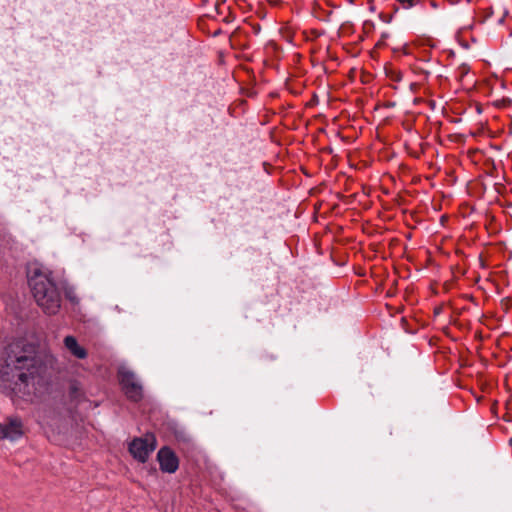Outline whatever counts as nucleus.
Masks as SVG:
<instances>
[{"label":"nucleus","instance_id":"nucleus-1","mask_svg":"<svg viewBox=\"0 0 512 512\" xmlns=\"http://www.w3.org/2000/svg\"><path fill=\"white\" fill-rule=\"evenodd\" d=\"M28 283L38 306L47 315H55L61 308V293L52 277V272L38 264L27 268Z\"/></svg>","mask_w":512,"mask_h":512},{"label":"nucleus","instance_id":"nucleus-2","mask_svg":"<svg viewBox=\"0 0 512 512\" xmlns=\"http://www.w3.org/2000/svg\"><path fill=\"white\" fill-rule=\"evenodd\" d=\"M5 364L12 372L18 371L17 377L24 384H29L41 369L34 349L18 343L9 346Z\"/></svg>","mask_w":512,"mask_h":512},{"label":"nucleus","instance_id":"nucleus-3","mask_svg":"<svg viewBox=\"0 0 512 512\" xmlns=\"http://www.w3.org/2000/svg\"><path fill=\"white\" fill-rule=\"evenodd\" d=\"M119 382L126 397L134 402H139L143 398V387L138 381L136 375L131 370L121 367L118 370Z\"/></svg>","mask_w":512,"mask_h":512},{"label":"nucleus","instance_id":"nucleus-4","mask_svg":"<svg viewBox=\"0 0 512 512\" xmlns=\"http://www.w3.org/2000/svg\"><path fill=\"white\" fill-rule=\"evenodd\" d=\"M156 448V438L153 434H146L143 438H135L129 445L132 456L141 463H145Z\"/></svg>","mask_w":512,"mask_h":512},{"label":"nucleus","instance_id":"nucleus-5","mask_svg":"<svg viewBox=\"0 0 512 512\" xmlns=\"http://www.w3.org/2000/svg\"><path fill=\"white\" fill-rule=\"evenodd\" d=\"M157 461L160 470L164 473H175L179 467V459L175 452L168 446H164L157 452Z\"/></svg>","mask_w":512,"mask_h":512},{"label":"nucleus","instance_id":"nucleus-6","mask_svg":"<svg viewBox=\"0 0 512 512\" xmlns=\"http://www.w3.org/2000/svg\"><path fill=\"white\" fill-rule=\"evenodd\" d=\"M23 433V423L19 417H8L5 422L0 423V439L15 441Z\"/></svg>","mask_w":512,"mask_h":512},{"label":"nucleus","instance_id":"nucleus-7","mask_svg":"<svg viewBox=\"0 0 512 512\" xmlns=\"http://www.w3.org/2000/svg\"><path fill=\"white\" fill-rule=\"evenodd\" d=\"M65 347L78 359H84L87 356L86 350L79 346L77 340L73 336H66L64 339Z\"/></svg>","mask_w":512,"mask_h":512},{"label":"nucleus","instance_id":"nucleus-8","mask_svg":"<svg viewBox=\"0 0 512 512\" xmlns=\"http://www.w3.org/2000/svg\"><path fill=\"white\" fill-rule=\"evenodd\" d=\"M470 68L466 64L460 65L455 71V77L460 82H463L464 79L469 75Z\"/></svg>","mask_w":512,"mask_h":512},{"label":"nucleus","instance_id":"nucleus-9","mask_svg":"<svg viewBox=\"0 0 512 512\" xmlns=\"http://www.w3.org/2000/svg\"><path fill=\"white\" fill-rule=\"evenodd\" d=\"M65 297L72 304H78V302H79V298L77 297V294H76L74 288H72V287L65 289Z\"/></svg>","mask_w":512,"mask_h":512},{"label":"nucleus","instance_id":"nucleus-10","mask_svg":"<svg viewBox=\"0 0 512 512\" xmlns=\"http://www.w3.org/2000/svg\"><path fill=\"white\" fill-rule=\"evenodd\" d=\"M403 8L409 9L416 6L420 0H396Z\"/></svg>","mask_w":512,"mask_h":512},{"label":"nucleus","instance_id":"nucleus-11","mask_svg":"<svg viewBox=\"0 0 512 512\" xmlns=\"http://www.w3.org/2000/svg\"><path fill=\"white\" fill-rule=\"evenodd\" d=\"M265 53L268 55V56H271V55H274V56H277V53H278V48L276 46V44L274 43H268L265 48Z\"/></svg>","mask_w":512,"mask_h":512},{"label":"nucleus","instance_id":"nucleus-12","mask_svg":"<svg viewBox=\"0 0 512 512\" xmlns=\"http://www.w3.org/2000/svg\"><path fill=\"white\" fill-rule=\"evenodd\" d=\"M263 64H264V66H266V67H274V66H275L274 62H271V63H270V62H269V60H268V59H266V58L263 60Z\"/></svg>","mask_w":512,"mask_h":512},{"label":"nucleus","instance_id":"nucleus-13","mask_svg":"<svg viewBox=\"0 0 512 512\" xmlns=\"http://www.w3.org/2000/svg\"><path fill=\"white\" fill-rule=\"evenodd\" d=\"M270 167H271V166H270L268 163H266V162H264V163H263V169H264V171H265V173H266L267 175H268V174H270V170H269V169H270Z\"/></svg>","mask_w":512,"mask_h":512},{"label":"nucleus","instance_id":"nucleus-14","mask_svg":"<svg viewBox=\"0 0 512 512\" xmlns=\"http://www.w3.org/2000/svg\"><path fill=\"white\" fill-rule=\"evenodd\" d=\"M257 16H258V18H260V17H261V18H263V17H264V15H262V13H261V9H260L259 7H258V13H257Z\"/></svg>","mask_w":512,"mask_h":512},{"label":"nucleus","instance_id":"nucleus-15","mask_svg":"<svg viewBox=\"0 0 512 512\" xmlns=\"http://www.w3.org/2000/svg\"><path fill=\"white\" fill-rule=\"evenodd\" d=\"M350 4H352L354 2V0H347Z\"/></svg>","mask_w":512,"mask_h":512}]
</instances>
